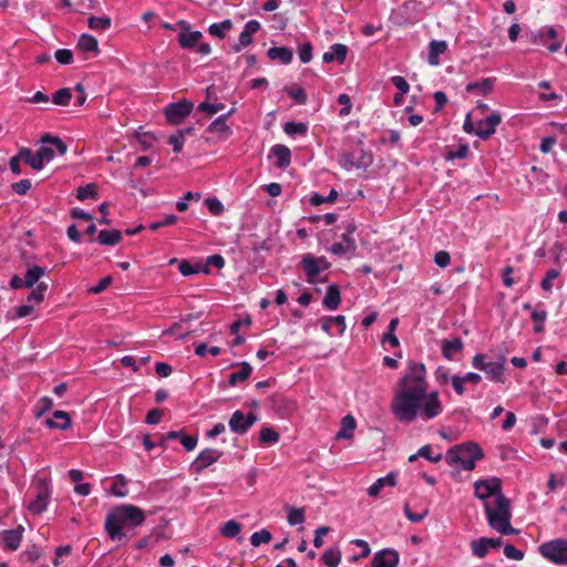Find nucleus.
I'll list each match as a JSON object with an SVG mask.
<instances>
[{
  "mask_svg": "<svg viewBox=\"0 0 567 567\" xmlns=\"http://www.w3.org/2000/svg\"><path fill=\"white\" fill-rule=\"evenodd\" d=\"M427 388L425 365L411 363L398 382L391 404L398 421L411 423L417 417L429 421L443 412L439 392H427Z\"/></svg>",
  "mask_w": 567,
  "mask_h": 567,
  "instance_id": "obj_1",
  "label": "nucleus"
},
{
  "mask_svg": "<svg viewBox=\"0 0 567 567\" xmlns=\"http://www.w3.org/2000/svg\"><path fill=\"white\" fill-rule=\"evenodd\" d=\"M144 512L134 505H121L106 516L105 530L111 539H122L125 534L123 527L126 525L136 527L144 523Z\"/></svg>",
  "mask_w": 567,
  "mask_h": 567,
  "instance_id": "obj_2",
  "label": "nucleus"
},
{
  "mask_svg": "<svg viewBox=\"0 0 567 567\" xmlns=\"http://www.w3.org/2000/svg\"><path fill=\"white\" fill-rule=\"evenodd\" d=\"M484 512L491 528L497 530L502 535H512L516 533L511 525V502L505 495H499L494 503L484 504Z\"/></svg>",
  "mask_w": 567,
  "mask_h": 567,
  "instance_id": "obj_3",
  "label": "nucleus"
},
{
  "mask_svg": "<svg viewBox=\"0 0 567 567\" xmlns=\"http://www.w3.org/2000/svg\"><path fill=\"white\" fill-rule=\"evenodd\" d=\"M484 456L483 450L474 442L454 445L445 454V461L451 466H457L464 471H473L476 461Z\"/></svg>",
  "mask_w": 567,
  "mask_h": 567,
  "instance_id": "obj_4",
  "label": "nucleus"
},
{
  "mask_svg": "<svg viewBox=\"0 0 567 567\" xmlns=\"http://www.w3.org/2000/svg\"><path fill=\"white\" fill-rule=\"evenodd\" d=\"M505 357H499L496 360H487L486 354L477 353L472 359V365L483 371L486 378L495 383L504 382L505 371Z\"/></svg>",
  "mask_w": 567,
  "mask_h": 567,
  "instance_id": "obj_5",
  "label": "nucleus"
},
{
  "mask_svg": "<svg viewBox=\"0 0 567 567\" xmlns=\"http://www.w3.org/2000/svg\"><path fill=\"white\" fill-rule=\"evenodd\" d=\"M35 498L29 504V511L39 515L43 513L51 496L50 480L44 476H37L34 482Z\"/></svg>",
  "mask_w": 567,
  "mask_h": 567,
  "instance_id": "obj_6",
  "label": "nucleus"
},
{
  "mask_svg": "<svg viewBox=\"0 0 567 567\" xmlns=\"http://www.w3.org/2000/svg\"><path fill=\"white\" fill-rule=\"evenodd\" d=\"M474 488L475 496L483 501V505L492 503L491 498H494L495 502L499 495H504L502 492V481L498 477L476 481Z\"/></svg>",
  "mask_w": 567,
  "mask_h": 567,
  "instance_id": "obj_7",
  "label": "nucleus"
},
{
  "mask_svg": "<svg viewBox=\"0 0 567 567\" xmlns=\"http://www.w3.org/2000/svg\"><path fill=\"white\" fill-rule=\"evenodd\" d=\"M539 553L550 561L559 565L567 564V539L557 538L539 546Z\"/></svg>",
  "mask_w": 567,
  "mask_h": 567,
  "instance_id": "obj_8",
  "label": "nucleus"
},
{
  "mask_svg": "<svg viewBox=\"0 0 567 567\" xmlns=\"http://www.w3.org/2000/svg\"><path fill=\"white\" fill-rule=\"evenodd\" d=\"M41 147L38 150L43 163H50L55 153L64 155L68 151L66 144L58 136L45 134L41 137Z\"/></svg>",
  "mask_w": 567,
  "mask_h": 567,
  "instance_id": "obj_9",
  "label": "nucleus"
},
{
  "mask_svg": "<svg viewBox=\"0 0 567 567\" xmlns=\"http://www.w3.org/2000/svg\"><path fill=\"white\" fill-rule=\"evenodd\" d=\"M256 422H257V416L252 412L245 414L241 410H237L231 414L228 425H229V429L231 432L243 435Z\"/></svg>",
  "mask_w": 567,
  "mask_h": 567,
  "instance_id": "obj_10",
  "label": "nucleus"
},
{
  "mask_svg": "<svg viewBox=\"0 0 567 567\" xmlns=\"http://www.w3.org/2000/svg\"><path fill=\"white\" fill-rule=\"evenodd\" d=\"M193 106V103L187 100H182L168 104L165 109V116L167 122L171 124H179L190 114Z\"/></svg>",
  "mask_w": 567,
  "mask_h": 567,
  "instance_id": "obj_11",
  "label": "nucleus"
},
{
  "mask_svg": "<svg viewBox=\"0 0 567 567\" xmlns=\"http://www.w3.org/2000/svg\"><path fill=\"white\" fill-rule=\"evenodd\" d=\"M502 117L498 113L494 112L484 120L476 123L475 135L482 140L489 138L496 131L497 125L501 123Z\"/></svg>",
  "mask_w": 567,
  "mask_h": 567,
  "instance_id": "obj_12",
  "label": "nucleus"
},
{
  "mask_svg": "<svg viewBox=\"0 0 567 567\" xmlns=\"http://www.w3.org/2000/svg\"><path fill=\"white\" fill-rule=\"evenodd\" d=\"M503 543L502 537L487 538L481 537L471 542V549L475 557L484 558L491 548H498Z\"/></svg>",
  "mask_w": 567,
  "mask_h": 567,
  "instance_id": "obj_13",
  "label": "nucleus"
},
{
  "mask_svg": "<svg viewBox=\"0 0 567 567\" xmlns=\"http://www.w3.org/2000/svg\"><path fill=\"white\" fill-rule=\"evenodd\" d=\"M179 24L183 27V31L178 33L177 40L183 49H195L198 42L203 38L200 31H192L186 21H181Z\"/></svg>",
  "mask_w": 567,
  "mask_h": 567,
  "instance_id": "obj_14",
  "label": "nucleus"
},
{
  "mask_svg": "<svg viewBox=\"0 0 567 567\" xmlns=\"http://www.w3.org/2000/svg\"><path fill=\"white\" fill-rule=\"evenodd\" d=\"M320 265H322L323 268L329 267V264L326 261L323 257L315 258L311 255H306L301 260L302 269L309 280H312L316 276L319 275V272L321 271Z\"/></svg>",
  "mask_w": 567,
  "mask_h": 567,
  "instance_id": "obj_15",
  "label": "nucleus"
},
{
  "mask_svg": "<svg viewBox=\"0 0 567 567\" xmlns=\"http://www.w3.org/2000/svg\"><path fill=\"white\" fill-rule=\"evenodd\" d=\"M398 564V551L389 548L375 553L372 559V567H396Z\"/></svg>",
  "mask_w": 567,
  "mask_h": 567,
  "instance_id": "obj_16",
  "label": "nucleus"
},
{
  "mask_svg": "<svg viewBox=\"0 0 567 567\" xmlns=\"http://www.w3.org/2000/svg\"><path fill=\"white\" fill-rule=\"evenodd\" d=\"M22 526H19L17 529L3 530L0 535L3 547L9 550H17L22 540Z\"/></svg>",
  "mask_w": 567,
  "mask_h": 567,
  "instance_id": "obj_17",
  "label": "nucleus"
},
{
  "mask_svg": "<svg viewBox=\"0 0 567 567\" xmlns=\"http://www.w3.org/2000/svg\"><path fill=\"white\" fill-rule=\"evenodd\" d=\"M259 29L260 23L257 20H249L239 34V44L234 47L235 51L239 52L241 47L249 45L252 42V34L258 32Z\"/></svg>",
  "mask_w": 567,
  "mask_h": 567,
  "instance_id": "obj_18",
  "label": "nucleus"
},
{
  "mask_svg": "<svg viewBox=\"0 0 567 567\" xmlns=\"http://www.w3.org/2000/svg\"><path fill=\"white\" fill-rule=\"evenodd\" d=\"M464 348V343L460 338L452 340H443L441 344L442 355L449 361L455 360V355L461 353Z\"/></svg>",
  "mask_w": 567,
  "mask_h": 567,
  "instance_id": "obj_19",
  "label": "nucleus"
},
{
  "mask_svg": "<svg viewBox=\"0 0 567 567\" xmlns=\"http://www.w3.org/2000/svg\"><path fill=\"white\" fill-rule=\"evenodd\" d=\"M221 454L223 453L216 449H206L202 451L195 462L196 471H202L214 464L220 458Z\"/></svg>",
  "mask_w": 567,
  "mask_h": 567,
  "instance_id": "obj_20",
  "label": "nucleus"
},
{
  "mask_svg": "<svg viewBox=\"0 0 567 567\" xmlns=\"http://www.w3.org/2000/svg\"><path fill=\"white\" fill-rule=\"evenodd\" d=\"M271 155L276 158L275 165L279 168H286L291 162L290 150L282 144H276L270 150Z\"/></svg>",
  "mask_w": 567,
  "mask_h": 567,
  "instance_id": "obj_21",
  "label": "nucleus"
},
{
  "mask_svg": "<svg viewBox=\"0 0 567 567\" xmlns=\"http://www.w3.org/2000/svg\"><path fill=\"white\" fill-rule=\"evenodd\" d=\"M354 229L353 228H349V231L348 234H342L341 238H342V241L340 243H336L331 246L330 248V251L333 254V255H343L348 251H352L355 249V241L354 239L351 237V233L353 231Z\"/></svg>",
  "mask_w": 567,
  "mask_h": 567,
  "instance_id": "obj_22",
  "label": "nucleus"
},
{
  "mask_svg": "<svg viewBox=\"0 0 567 567\" xmlns=\"http://www.w3.org/2000/svg\"><path fill=\"white\" fill-rule=\"evenodd\" d=\"M348 49L344 44L336 43L330 47L329 51L323 53L322 60L326 63L337 61L342 64L346 61Z\"/></svg>",
  "mask_w": 567,
  "mask_h": 567,
  "instance_id": "obj_23",
  "label": "nucleus"
},
{
  "mask_svg": "<svg viewBox=\"0 0 567 567\" xmlns=\"http://www.w3.org/2000/svg\"><path fill=\"white\" fill-rule=\"evenodd\" d=\"M45 425L50 429L68 430L71 426L70 415L61 410L53 413V417L47 419Z\"/></svg>",
  "mask_w": 567,
  "mask_h": 567,
  "instance_id": "obj_24",
  "label": "nucleus"
},
{
  "mask_svg": "<svg viewBox=\"0 0 567 567\" xmlns=\"http://www.w3.org/2000/svg\"><path fill=\"white\" fill-rule=\"evenodd\" d=\"M447 50L446 41L432 40L429 45L427 61L430 65L436 66L440 64L439 56Z\"/></svg>",
  "mask_w": 567,
  "mask_h": 567,
  "instance_id": "obj_25",
  "label": "nucleus"
},
{
  "mask_svg": "<svg viewBox=\"0 0 567 567\" xmlns=\"http://www.w3.org/2000/svg\"><path fill=\"white\" fill-rule=\"evenodd\" d=\"M207 131L212 134L218 135L220 137H228L231 135V130L227 124V115H220L216 120H214Z\"/></svg>",
  "mask_w": 567,
  "mask_h": 567,
  "instance_id": "obj_26",
  "label": "nucleus"
},
{
  "mask_svg": "<svg viewBox=\"0 0 567 567\" xmlns=\"http://www.w3.org/2000/svg\"><path fill=\"white\" fill-rule=\"evenodd\" d=\"M19 157L24 163L30 165L34 171H41L43 168V166H44V163H43L42 158L40 157L39 152L33 154L30 148L22 147L19 151Z\"/></svg>",
  "mask_w": 567,
  "mask_h": 567,
  "instance_id": "obj_27",
  "label": "nucleus"
},
{
  "mask_svg": "<svg viewBox=\"0 0 567 567\" xmlns=\"http://www.w3.org/2000/svg\"><path fill=\"white\" fill-rule=\"evenodd\" d=\"M396 484V476L393 472L389 473L386 476L384 477H380L378 478L369 488H368V494L369 496L371 497H377L380 493V491L384 487V486H395Z\"/></svg>",
  "mask_w": 567,
  "mask_h": 567,
  "instance_id": "obj_28",
  "label": "nucleus"
},
{
  "mask_svg": "<svg viewBox=\"0 0 567 567\" xmlns=\"http://www.w3.org/2000/svg\"><path fill=\"white\" fill-rule=\"evenodd\" d=\"M267 54L270 60H278L282 64H289L293 58L292 51L286 47L270 48Z\"/></svg>",
  "mask_w": 567,
  "mask_h": 567,
  "instance_id": "obj_29",
  "label": "nucleus"
},
{
  "mask_svg": "<svg viewBox=\"0 0 567 567\" xmlns=\"http://www.w3.org/2000/svg\"><path fill=\"white\" fill-rule=\"evenodd\" d=\"M323 306L329 310H336L340 305V290L337 285H330L322 300Z\"/></svg>",
  "mask_w": 567,
  "mask_h": 567,
  "instance_id": "obj_30",
  "label": "nucleus"
},
{
  "mask_svg": "<svg viewBox=\"0 0 567 567\" xmlns=\"http://www.w3.org/2000/svg\"><path fill=\"white\" fill-rule=\"evenodd\" d=\"M45 274L44 267L38 265L28 267L24 276L25 288H32Z\"/></svg>",
  "mask_w": 567,
  "mask_h": 567,
  "instance_id": "obj_31",
  "label": "nucleus"
},
{
  "mask_svg": "<svg viewBox=\"0 0 567 567\" xmlns=\"http://www.w3.org/2000/svg\"><path fill=\"white\" fill-rule=\"evenodd\" d=\"M357 426V422L352 415H346L341 421V429L337 432L336 439H351L353 431Z\"/></svg>",
  "mask_w": 567,
  "mask_h": 567,
  "instance_id": "obj_32",
  "label": "nucleus"
},
{
  "mask_svg": "<svg viewBox=\"0 0 567 567\" xmlns=\"http://www.w3.org/2000/svg\"><path fill=\"white\" fill-rule=\"evenodd\" d=\"M122 239V234L117 229H103L99 233L97 240L101 245L104 246H114L118 244Z\"/></svg>",
  "mask_w": 567,
  "mask_h": 567,
  "instance_id": "obj_33",
  "label": "nucleus"
},
{
  "mask_svg": "<svg viewBox=\"0 0 567 567\" xmlns=\"http://www.w3.org/2000/svg\"><path fill=\"white\" fill-rule=\"evenodd\" d=\"M62 4L66 8L73 9L79 13H85L86 11L95 7V0H61Z\"/></svg>",
  "mask_w": 567,
  "mask_h": 567,
  "instance_id": "obj_34",
  "label": "nucleus"
},
{
  "mask_svg": "<svg viewBox=\"0 0 567 567\" xmlns=\"http://www.w3.org/2000/svg\"><path fill=\"white\" fill-rule=\"evenodd\" d=\"M251 367L247 362L240 363V370L237 372H234L229 375V384L231 386L236 385L238 382L247 380L251 374Z\"/></svg>",
  "mask_w": 567,
  "mask_h": 567,
  "instance_id": "obj_35",
  "label": "nucleus"
},
{
  "mask_svg": "<svg viewBox=\"0 0 567 567\" xmlns=\"http://www.w3.org/2000/svg\"><path fill=\"white\" fill-rule=\"evenodd\" d=\"M78 48L83 52H99L97 40L90 34H82L78 42Z\"/></svg>",
  "mask_w": 567,
  "mask_h": 567,
  "instance_id": "obj_36",
  "label": "nucleus"
},
{
  "mask_svg": "<svg viewBox=\"0 0 567 567\" xmlns=\"http://www.w3.org/2000/svg\"><path fill=\"white\" fill-rule=\"evenodd\" d=\"M233 28V22L229 19H226L219 23H213L208 28V32L210 35L216 37L218 39H224L226 32Z\"/></svg>",
  "mask_w": 567,
  "mask_h": 567,
  "instance_id": "obj_37",
  "label": "nucleus"
},
{
  "mask_svg": "<svg viewBox=\"0 0 567 567\" xmlns=\"http://www.w3.org/2000/svg\"><path fill=\"white\" fill-rule=\"evenodd\" d=\"M494 81L492 79H483L480 82H471L466 85L467 92H473L475 90L480 91L482 94H488L493 89Z\"/></svg>",
  "mask_w": 567,
  "mask_h": 567,
  "instance_id": "obj_38",
  "label": "nucleus"
},
{
  "mask_svg": "<svg viewBox=\"0 0 567 567\" xmlns=\"http://www.w3.org/2000/svg\"><path fill=\"white\" fill-rule=\"evenodd\" d=\"M192 128L181 130L176 134L169 136L168 144L173 146V151L175 153H179L183 148V145L185 143V136L186 134L190 133Z\"/></svg>",
  "mask_w": 567,
  "mask_h": 567,
  "instance_id": "obj_39",
  "label": "nucleus"
},
{
  "mask_svg": "<svg viewBox=\"0 0 567 567\" xmlns=\"http://www.w3.org/2000/svg\"><path fill=\"white\" fill-rule=\"evenodd\" d=\"M127 481L123 475H117L112 484L111 493L117 497H124L127 495Z\"/></svg>",
  "mask_w": 567,
  "mask_h": 567,
  "instance_id": "obj_40",
  "label": "nucleus"
},
{
  "mask_svg": "<svg viewBox=\"0 0 567 567\" xmlns=\"http://www.w3.org/2000/svg\"><path fill=\"white\" fill-rule=\"evenodd\" d=\"M322 560L328 567H337L341 560V551L338 548H329L322 554Z\"/></svg>",
  "mask_w": 567,
  "mask_h": 567,
  "instance_id": "obj_41",
  "label": "nucleus"
},
{
  "mask_svg": "<svg viewBox=\"0 0 567 567\" xmlns=\"http://www.w3.org/2000/svg\"><path fill=\"white\" fill-rule=\"evenodd\" d=\"M241 530V526L234 519L227 520L221 527L220 533L227 538L236 537Z\"/></svg>",
  "mask_w": 567,
  "mask_h": 567,
  "instance_id": "obj_42",
  "label": "nucleus"
},
{
  "mask_svg": "<svg viewBox=\"0 0 567 567\" xmlns=\"http://www.w3.org/2000/svg\"><path fill=\"white\" fill-rule=\"evenodd\" d=\"M284 131L288 135H306L308 126L302 122H287L284 126Z\"/></svg>",
  "mask_w": 567,
  "mask_h": 567,
  "instance_id": "obj_43",
  "label": "nucleus"
},
{
  "mask_svg": "<svg viewBox=\"0 0 567 567\" xmlns=\"http://www.w3.org/2000/svg\"><path fill=\"white\" fill-rule=\"evenodd\" d=\"M557 38V31L553 27H547L544 30H540L534 37V42L537 44L546 45L547 39L555 40Z\"/></svg>",
  "mask_w": 567,
  "mask_h": 567,
  "instance_id": "obj_44",
  "label": "nucleus"
},
{
  "mask_svg": "<svg viewBox=\"0 0 567 567\" xmlns=\"http://www.w3.org/2000/svg\"><path fill=\"white\" fill-rule=\"evenodd\" d=\"M71 99H72V94H71L70 89L63 87V89L58 90L53 94L52 102L56 105L65 106V105H69Z\"/></svg>",
  "mask_w": 567,
  "mask_h": 567,
  "instance_id": "obj_45",
  "label": "nucleus"
},
{
  "mask_svg": "<svg viewBox=\"0 0 567 567\" xmlns=\"http://www.w3.org/2000/svg\"><path fill=\"white\" fill-rule=\"evenodd\" d=\"M259 440L265 444H276L279 441V434L271 427H262L259 432Z\"/></svg>",
  "mask_w": 567,
  "mask_h": 567,
  "instance_id": "obj_46",
  "label": "nucleus"
},
{
  "mask_svg": "<svg viewBox=\"0 0 567 567\" xmlns=\"http://www.w3.org/2000/svg\"><path fill=\"white\" fill-rule=\"evenodd\" d=\"M287 519L290 526H297L305 522V512L302 508L289 507Z\"/></svg>",
  "mask_w": 567,
  "mask_h": 567,
  "instance_id": "obj_47",
  "label": "nucleus"
},
{
  "mask_svg": "<svg viewBox=\"0 0 567 567\" xmlns=\"http://www.w3.org/2000/svg\"><path fill=\"white\" fill-rule=\"evenodd\" d=\"M87 24L92 30H106L111 25V19L106 16L90 17L87 20Z\"/></svg>",
  "mask_w": 567,
  "mask_h": 567,
  "instance_id": "obj_48",
  "label": "nucleus"
},
{
  "mask_svg": "<svg viewBox=\"0 0 567 567\" xmlns=\"http://www.w3.org/2000/svg\"><path fill=\"white\" fill-rule=\"evenodd\" d=\"M358 145H359V153L360 154H359V156H355V158H357V168L368 167L372 163V161H373L372 154L369 153V152H365L363 150L362 141H359Z\"/></svg>",
  "mask_w": 567,
  "mask_h": 567,
  "instance_id": "obj_49",
  "label": "nucleus"
},
{
  "mask_svg": "<svg viewBox=\"0 0 567 567\" xmlns=\"http://www.w3.org/2000/svg\"><path fill=\"white\" fill-rule=\"evenodd\" d=\"M272 536L268 529H261L256 532L250 537V543L254 547H258L260 544H268L271 540Z\"/></svg>",
  "mask_w": 567,
  "mask_h": 567,
  "instance_id": "obj_50",
  "label": "nucleus"
},
{
  "mask_svg": "<svg viewBox=\"0 0 567 567\" xmlns=\"http://www.w3.org/2000/svg\"><path fill=\"white\" fill-rule=\"evenodd\" d=\"M53 406V400L49 396L41 398L34 408L35 417H41L47 411Z\"/></svg>",
  "mask_w": 567,
  "mask_h": 567,
  "instance_id": "obj_51",
  "label": "nucleus"
},
{
  "mask_svg": "<svg viewBox=\"0 0 567 567\" xmlns=\"http://www.w3.org/2000/svg\"><path fill=\"white\" fill-rule=\"evenodd\" d=\"M48 289V285L45 282L38 284L37 288L33 289L28 296L29 302L40 303L44 299V293Z\"/></svg>",
  "mask_w": 567,
  "mask_h": 567,
  "instance_id": "obj_52",
  "label": "nucleus"
},
{
  "mask_svg": "<svg viewBox=\"0 0 567 567\" xmlns=\"http://www.w3.org/2000/svg\"><path fill=\"white\" fill-rule=\"evenodd\" d=\"M225 109V104L223 103H212L208 100L199 103L197 110L199 112L207 113L209 115L216 114L219 111Z\"/></svg>",
  "mask_w": 567,
  "mask_h": 567,
  "instance_id": "obj_53",
  "label": "nucleus"
},
{
  "mask_svg": "<svg viewBox=\"0 0 567 567\" xmlns=\"http://www.w3.org/2000/svg\"><path fill=\"white\" fill-rule=\"evenodd\" d=\"M96 196V187L94 184H87L78 188L76 198L79 200H85L94 198Z\"/></svg>",
  "mask_w": 567,
  "mask_h": 567,
  "instance_id": "obj_54",
  "label": "nucleus"
},
{
  "mask_svg": "<svg viewBox=\"0 0 567 567\" xmlns=\"http://www.w3.org/2000/svg\"><path fill=\"white\" fill-rule=\"evenodd\" d=\"M338 197V193L336 189H331L328 196H321L319 194H313L310 198L311 205L318 206L322 203H333Z\"/></svg>",
  "mask_w": 567,
  "mask_h": 567,
  "instance_id": "obj_55",
  "label": "nucleus"
},
{
  "mask_svg": "<svg viewBox=\"0 0 567 567\" xmlns=\"http://www.w3.org/2000/svg\"><path fill=\"white\" fill-rule=\"evenodd\" d=\"M207 209L215 216H219L224 212V205L216 197H209L205 199Z\"/></svg>",
  "mask_w": 567,
  "mask_h": 567,
  "instance_id": "obj_56",
  "label": "nucleus"
},
{
  "mask_svg": "<svg viewBox=\"0 0 567 567\" xmlns=\"http://www.w3.org/2000/svg\"><path fill=\"white\" fill-rule=\"evenodd\" d=\"M221 350L219 347H207L206 343H198L195 346V353L199 357H204L206 355L207 353H210L212 355L216 357L218 354H220Z\"/></svg>",
  "mask_w": 567,
  "mask_h": 567,
  "instance_id": "obj_57",
  "label": "nucleus"
},
{
  "mask_svg": "<svg viewBox=\"0 0 567 567\" xmlns=\"http://www.w3.org/2000/svg\"><path fill=\"white\" fill-rule=\"evenodd\" d=\"M339 164L346 169L357 167V158L354 153H344L339 158Z\"/></svg>",
  "mask_w": 567,
  "mask_h": 567,
  "instance_id": "obj_58",
  "label": "nucleus"
},
{
  "mask_svg": "<svg viewBox=\"0 0 567 567\" xmlns=\"http://www.w3.org/2000/svg\"><path fill=\"white\" fill-rule=\"evenodd\" d=\"M504 555L508 559H513V560H522L524 558V551H522L520 549L516 548L515 546H513L511 544L505 545Z\"/></svg>",
  "mask_w": 567,
  "mask_h": 567,
  "instance_id": "obj_59",
  "label": "nucleus"
},
{
  "mask_svg": "<svg viewBox=\"0 0 567 567\" xmlns=\"http://www.w3.org/2000/svg\"><path fill=\"white\" fill-rule=\"evenodd\" d=\"M559 276V271L557 269H550L546 272L545 278L540 282V287L545 291L551 290V281L555 280Z\"/></svg>",
  "mask_w": 567,
  "mask_h": 567,
  "instance_id": "obj_60",
  "label": "nucleus"
},
{
  "mask_svg": "<svg viewBox=\"0 0 567 567\" xmlns=\"http://www.w3.org/2000/svg\"><path fill=\"white\" fill-rule=\"evenodd\" d=\"M54 56L61 64H70L73 60V53L68 49H59L55 51Z\"/></svg>",
  "mask_w": 567,
  "mask_h": 567,
  "instance_id": "obj_61",
  "label": "nucleus"
},
{
  "mask_svg": "<svg viewBox=\"0 0 567 567\" xmlns=\"http://www.w3.org/2000/svg\"><path fill=\"white\" fill-rule=\"evenodd\" d=\"M286 91L298 104H305L307 102V94L303 89L286 87Z\"/></svg>",
  "mask_w": 567,
  "mask_h": 567,
  "instance_id": "obj_62",
  "label": "nucleus"
},
{
  "mask_svg": "<svg viewBox=\"0 0 567 567\" xmlns=\"http://www.w3.org/2000/svg\"><path fill=\"white\" fill-rule=\"evenodd\" d=\"M391 82L399 90L400 95L406 94L410 90V85L403 76H392Z\"/></svg>",
  "mask_w": 567,
  "mask_h": 567,
  "instance_id": "obj_63",
  "label": "nucleus"
},
{
  "mask_svg": "<svg viewBox=\"0 0 567 567\" xmlns=\"http://www.w3.org/2000/svg\"><path fill=\"white\" fill-rule=\"evenodd\" d=\"M299 59L302 63H308L312 59V45L307 42L299 47Z\"/></svg>",
  "mask_w": 567,
  "mask_h": 567,
  "instance_id": "obj_64",
  "label": "nucleus"
}]
</instances>
